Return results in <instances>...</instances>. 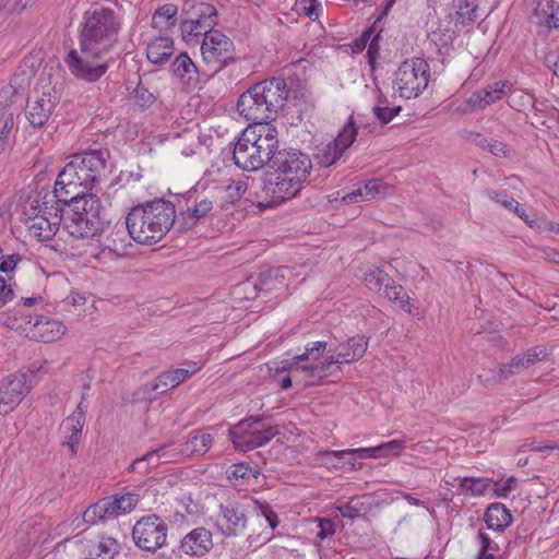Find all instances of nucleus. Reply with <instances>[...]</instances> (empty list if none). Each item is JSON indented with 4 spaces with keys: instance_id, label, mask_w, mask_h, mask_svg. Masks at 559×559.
<instances>
[{
    "instance_id": "nucleus-55",
    "label": "nucleus",
    "mask_w": 559,
    "mask_h": 559,
    "mask_svg": "<svg viewBox=\"0 0 559 559\" xmlns=\"http://www.w3.org/2000/svg\"><path fill=\"white\" fill-rule=\"evenodd\" d=\"M14 127L13 115L9 114L3 117L2 126L0 127V154H2L8 144V138Z\"/></svg>"
},
{
    "instance_id": "nucleus-40",
    "label": "nucleus",
    "mask_w": 559,
    "mask_h": 559,
    "mask_svg": "<svg viewBox=\"0 0 559 559\" xmlns=\"http://www.w3.org/2000/svg\"><path fill=\"white\" fill-rule=\"evenodd\" d=\"M342 156L343 153L334 145L333 142H330L318 150V153L316 154V162L322 167H330L336 164Z\"/></svg>"
},
{
    "instance_id": "nucleus-11",
    "label": "nucleus",
    "mask_w": 559,
    "mask_h": 559,
    "mask_svg": "<svg viewBox=\"0 0 559 559\" xmlns=\"http://www.w3.org/2000/svg\"><path fill=\"white\" fill-rule=\"evenodd\" d=\"M139 503V495L126 492L98 500L83 512V521L95 524L98 521L116 519L130 513Z\"/></svg>"
},
{
    "instance_id": "nucleus-24",
    "label": "nucleus",
    "mask_w": 559,
    "mask_h": 559,
    "mask_svg": "<svg viewBox=\"0 0 559 559\" xmlns=\"http://www.w3.org/2000/svg\"><path fill=\"white\" fill-rule=\"evenodd\" d=\"M199 369L200 367H198L197 364H193L192 369L178 368L163 372L154 380V382L144 385V392L164 394L170 389L177 388Z\"/></svg>"
},
{
    "instance_id": "nucleus-39",
    "label": "nucleus",
    "mask_w": 559,
    "mask_h": 559,
    "mask_svg": "<svg viewBox=\"0 0 559 559\" xmlns=\"http://www.w3.org/2000/svg\"><path fill=\"white\" fill-rule=\"evenodd\" d=\"M384 297L390 300L396 301L403 309L409 305L408 296L401 285H395L394 281L388 276V282H384L382 290L380 292Z\"/></svg>"
},
{
    "instance_id": "nucleus-6",
    "label": "nucleus",
    "mask_w": 559,
    "mask_h": 559,
    "mask_svg": "<svg viewBox=\"0 0 559 559\" xmlns=\"http://www.w3.org/2000/svg\"><path fill=\"white\" fill-rule=\"evenodd\" d=\"M79 209L74 206L71 224H64L68 233L75 238H94L100 236L108 224L100 202L94 194H85L78 199Z\"/></svg>"
},
{
    "instance_id": "nucleus-16",
    "label": "nucleus",
    "mask_w": 559,
    "mask_h": 559,
    "mask_svg": "<svg viewBox=\"0 0 559 559\" xmlns=\"http://www.w3.org/2000/svg\"><path fill=\"white\" fill-rule=\"evenodd\" d=\"M237 110L248 121H253L254 126L269 124L266 121L274 119L257 84L240 95L237 102Z\"/></svg>"
},
{
    "instance_id": "nucleus-43",
    "label": "nucleus",
    "mask_w": 559,
    "mask_h": 559,
    "mask_svg": "<svg viewBox=\"0 0 559 559\" xmlns=\"http://www.w3.org/2000/svg\"><path fill=\"white\" fill-rule=\"evenodd\" d=\"M336 510L343 518L356 520L362 518L361 511L366 507L359 497H353L348 502L337 506Z\"/></svg>"
},
{
    "instance_id": "nucleus-17",
    "label": "nucleus",
    "mask_w": 559,
    "mask_h": 559,
    "mask_svg": "<svg viewBox=\"0 0 559 559\" xmlns=\"http://www.w3.org/2000/svg\"><path fill=\"white\" fill-rule=\"evenodd\" d=\"M247 521L246 510L239 502L230 501L219 506L216 526L223 535L230 537L242 534Z\"/></svg>"
},
{
    "instance_id": "nucleus-30",
    "label": "nucleus",
    "mask_w": 559,
    "mask_h": 559,
    "mask_svg": "<svg viewBox=\"0 0 559 559\" xmlns=\"http://www.w3.org/2000/svg\"><path fill=\"white\" fill-rule=\"evenodd\" d=\"M175 52L174 40L168 36H159L147 44L146 57L150 62L162 66L166 63Z\"/></svg>"
},
{
    "instance_id": "nucleus-1",
    "label": "nucleus",
    "mask_w": 559,
    "mask_h": 559,
    "mask_svg": "<svg viewBox=\"0 0 559 559\" xmlns=\"http://www.w3.org/2000/svg\"><path fill=\"white\" fill-rule=\"evenodd\" d=\"M121 23L110 8H95L83 14L80 24V50L71 49L64 57L70 73L86 82H96L108 70L106 56L115 46Z\"/></svg>"
},
{
    "instance_id": "nucleus-18",
    "label": "nucleus",
    "mask_w": 559,
    "mask_h": 559,
    "mask_svg": "<svg viewBox=\"0 0 559 559\" xmlns=\"http://www.w3.org/2000/svg\"><path fill=\"white\" fill-rule=\"evenodd\" d=\"M27 323L29 324L27 334L31 340L43 343L56 342L61 338L67 331V328L61 321L44 314L29 316Z\"/></svg>"
},
{
    "instance_id": "nucleus-25",
    "label": "nucleus",
    "mask_w": 559,
    "mask_h": 559,
    "mask_svg": "<svg viewBox=\"0 0 559 559\" xmlns=\"http://www.w3.org/2000/svg\"><path fill=\"white\" fill-rule=\"evenodd\" d=\"M175 76L188 86H197L206 82L210 75L202 73L187 52L179 53L170 66Z\"/></svg>"
},
{
    "instance_id": "nucleus-59",
    "label": "nucleus",
    "mask_w": 559,
    "mask_h": 559,
    "mask_svg": "<svg viewBox=\"0 0 559 559\" xmlns=\"http://www.w3.org/2000/svg\"><path fill=\"white\" fill-rule=\"evenodd\" d=\"M258 475L259 471L253 469L249 465L243 463L236 464L230 473V477L242 479H249L250 477L255 478Z\"/></svg>"
},
{
    "instance_id": "nucleus-53",
    "label": "nucleus",
    "mask_w": 559,
    "mask_h": 559,
    "mask_svg": "<svg viewBox=\"0 0 559 559\" xmlns=\"http://www.w3.org/2000/svg\"><path fill=\"white\" fill-rule=\"evenodd\" d=\"M131 98L142 109L148 108L155 102V96L143 86H138L132 93Z\"/></svg>"
},
{
    "instance_id": "nucleus-52",
    "label": "nucleus",
    "mask_w": 559,
    "mask_h": 559,
    "mask_svg": "<svg viewBox=\"0 0 559 559\" xmlns=\"http://www.w3.org/2000/svg\"><path fill=\"white\" fill-rule=\"evenodd\" d=\"M170 447V443H166L164 445H162L160 448H157L155 450H152L150 452H147L146 454H144L142 457L140 459H136L135 461L132 462V464L130 465L129 467V471L131 472H135L140 468V465L147 461V462H151L155 455L159 454L163 455L164 452H166V450ZM163 461V457L159 456V459L154 463V466H157L159 465Z\"/></svg>"
},
{
    "instance_id": "nucleus-33",
    "label": "nucleus",
    "mask_w": 559,
    "mask_h": 559,
    "mask_svg": "<svg viewBox=\"0 0 559 559\" xmlns=\"http://www.w3.org/2000/svg\"><path fill=\"white\" fill-rule=\"evenodd\" d=\"M247 190L243 181L231 182L228 185H216L212 187V195L222 203H235Z\"/></svg>"
},
{
    "instance_id": "nucleus-15",
    "label": "nucleus",
    "mask_w": 559,
    "mask_h": 559,
    "mask_svg": "<svg viewBox=\"0 0 559 559\" xmlns=\"http://www.w3.org/2000/svg\"><path fill=\"white\" fill-rule=\"evenodd\" d=\"M29 376L25 372L12 373L0 380V414L11 413L31 391Z\"/></svg>"
},
{
    "instance_id": "nucleus-21",
    "label": "nucleus",
    "mask_w": 559,
    "mask_h": 559,
    "mask_svg": "<svg viewBox=\"0 0 559 559\" xmlns=\"http://www.w3.org/2000/svg\"><path fill=\"white\" fill-rule=\"evenodd\" d=\"M24 216L29 236L38 241L50 240L60 228V218L56 216V213L50 218H46V216L35 214L34 211H24Z\"/></svg>"
},
{
    "instance_id": "nucleus-64",
    "label": "nucleus",
    "mask_w": 559,
    "mask_h": 559,
    "mask_svg": "<svg viewBox=\"0 0 559 559\" xmlns=\"http://www.w3.org/2000/svg\"><path fill=\"white\" fill-rule=\"evenodd\" d=\"M545 64L559 79V51H549L545 56Z\"/></svg>"
},
{
    "instance_id": "nucleus-60",
    "label": "nucleus",
    "mask_w": 559,
    "mask_h": 559,
    "mask_svg": "<svg viewBox=\"0 0 559 559\" xmlns=\"http://www.w3.org/2000/svg\"><path fill=\"white\" fill-rule=\"evenodd\" d=\"M318 527L319 532L317 533V537L320 539H325L332 536L335 533V524L332 520L325 518L318 519Z\"/></svg>"
},
{
    "instance_id": "nucleus-49",
    "label": "nucleus",
    "mask_w": 559,
    "mask_h": 559,
    "mask_svg": "<svg viewBox=\"0 0 559 559\" xmlns=\"http://www.w3.org/2000/svg\"><path fill=\"white\" fill-rule=\"evenodd\" d=\"M388 274L379 269L372 270L365 275V284L370 290L381 292L384 282H388Z\"/></svg>"
},
{
    "instance_id": "nucleus-34",
    "label": "nucleus",
    "mask_w": 559,
    "mask_h": 559,
    "mask_svg": "<svg viewBox=\"0 0 559 559\" xmlns=\"http://www.w3.org/2000/svg\"><path fill=\"white\" fill-rule=\"evenodd\" d=\"M178 7L167 3L159 7L152 16V25L159 31H168L177 24Z\"/></svg>"
},
{
    "instance_id": "nucleus-48",
    "label": "nucleus",
    "mask_w": 559,
    "mask_h": 559,
    "mask_svg": "<svg viewBox=\"0 0 559 559\" xmlns=\"http://www.w3.org/2000/svg\"><path fill=\"white\" fill-rule=\"evenodd\" d=\"M328 343L323 341L312 342L307 344L306 350L301 355L294 356L296 360H318L320 356L326 350Z\"/></svg>"
},
{
    "instance_id": "nucleus-4",
    "label": "nucleus",
    "mask_w": 559,
    "mask_h": 559,
    "mask_svg": "<svg viewBox=\"0 0 559 559\" xmlns=\"http://www.w3.org/2000/svg\"><path fill=\"white\" fill-rule=\"evenodd\" d=\"M107 150H91L73 155L59 173L56 183L62 187L79 209L80 197L96 188L106 173Z\"/></svg>"
},
{
    "instance_id": "nucleus-37",
    "label": "nucleus",
    "mask_w": 559,
    "mask_h": 559,
    "mask_svg": "<svg viewBox=\"0 0 559 559\" xmlns=\"http://www.w3.org/2000/svg\"><path fill=\"white\" fill-rule=\"evenodd\" d=\"M358 134V128L354 121L353 116L347 119L337 136L332 141L334 145L344 154V152L352 146Z\"/></svg>"
},
{
    "instance_id": "nucleus-57",
    "label": "nucleus",
    "mask_w": 559,
    "mask_h": 559,
    "mask_svg": "<svg viewBox=\"0 0 559 559\" xmlns=\"http://www.w3.org/2000/svg\"><path fill=\"white\" fill-rule=\"evenodd\" d=\"M22 260H23V257L20 253H10V254L4 253L3 259L1 260V263H0V272L8 274V273L14 271L17 263L21 262Z\"/></svg>"
},
{
    "instance_id": "nucleus-3",
    "label": "nucleus",
    "mask_w": 559,
    "mask_h": 559,
    "mask_svg": "<svg viewBox=\"0 0 559 559\" xmlns=\"http://www.w3.org/2000/svg\"><path fill=\"white\" fill-rule=\"evenodd\" d=\"M176 217V205L171 201L154 199L132 207L124 225L135 242L155 245L177 226Z\"/></svg>"
},
{
    "instance_id": "nucleus-41",
    "label": "nucleus",
    "mask_w": 559,
    "mask_h": 559,
    "mask_svg": "<svg viewBox=\"0 0 559 559\" xmlns=\"http://www.w3.org/2000/svg\"><path fill=\"white\" fill-rule=\"evenodd\" d=\"M90 255L99 263L106 264L122 257V246L110 248L109 245L100 243L97 248L91 250Z\"/></svg>"
},
{
    "instance_id": "nucleus-31",
    "label": "nucleus",
    "mask_w": 559,
    "mask_h": 559,
    "mask_svg": "<svg viewBox=\"0 0 559 559\" xmlns=\"http://www.w3.org/2000/svg\"><path fill=\"white\" fill-rule=\"evenodd\" d=\"M489 530L503 532L512 523L510 511L502 503L490 504L484 515Z\"/></svg>"
},
{
    "instance_id": "nucleus-46",
    "label": "nucleus",
    "mask_w": 559,
    "mask_h": 559,
    "mask_svg": "<svg viewBox=\"0 0 559 559\" xmlns=\"http://www.w3.org/2000/svg\"><path fill=\"white\" fill-rule=\"evenodd\" d=\"M388 186L379 179H372L366 182L358 189L361 191L364 201L376 199L377 197L384 195Z\"/></svg>"
},
{
    "instance_id": "nucleus-61",
    "label": "nucleus",
    "mask_w": 559,
    "mask_h": 559,
    "mask_svg": "<svg viewBox=\"0 0 559 559\" xmlns=\"http://www.w3.org/2000/svg\"><path fill=\"white\" fill-rule=\"evenodd\" d=\"M516 481L515 477L511 476L506 481H496L493 484V492L497 497L506 498L513 490V484Z\"/></svg>"
},
{
    "instance_id": "nucleus-22",
    "label": "nucleus",
    "mask_w": 559,
    "mask_h": 559,
    "mask_svg": "<svg viewBox=\"0 0 559 559\" xmlns=\"http://www.w3.org/2000/svg\"><path fill=\"white\" fill-rule=\"evenodd\" d=\"M547 356L546 348L533 347L527 349L523 355H516L509 364L500 365L497 377L499 380H507L513 374L530 368L537 361L543 360Z\"/></svg>"
},
{
    "instance_id": "nucleus-23",
    "label": "nucleus",
    "mask_w": 559,
    "mask_h": 559,
    "mask_svg": "<svg viewBox=\"0 0 559 559\" xmlns=\"http://www.w3.org/2000/svg\"><path fill=\"white\" fill-rule=\"evenodd\" d=\"M213 547L212 533L205 527H197L180 542L179 551L190 557H202Z\"/></svg>"
},
{
    "instance_id": "nucleus-54",
    "label": "nucleus",
    "mask_w": 559,
    "mask_h": 559,
    "mask_svg": "<svg viewBox=\"0 0 559 559\" xmlns=\"http://www.w3.org/2000/svg\"><path fill=\"white\" fill-rule=\"evenodd\" d=\"M104 243L109 245L110 248H115V246H117V248L122 246V255L126 254L127 247L130 245L127 243L122 226L120 228L115 227Z\"/></svg>"
},
{
    "instance_id": "nucleus-10",
    "label": "nucleus",
    "mask_w": 559,
    "mask_h": 559,
    "mask_svg": "<svg viewBox=\"0 0 559 559\" xmlns=\"http://www.w3.org/2000/svg\"><path fill=\"white\" fill-rule=\"evenodd\" d=\"M167 533L166 521L157 514H148L134 523L131 535L138 548L154 554L166 545Z\"/></svg>"
},
{
    "instance_id": "nucleus-56",
    "label": "nucleus",
    "mask_w": 559,
    "mask_h": 559,
    "mask_svg": "<svg viewBox=\"0 0 559 559\" xmlns=\"http://www.w3.org/2000/svg\"><path fill=\"white\" fill-rule=\"evenodd\" d=\"M321 4L317 0H309L308 2L300 3L299 14L309 17L311 21L319 19Z\"/></svg>"
},
{
    "instance_id": "nucleus-29",
    "label": "nucleus",
    "mask_w": 559,
    "mask_h": 559,
    "mask_svg": "<svg viewBox=\"0 0 559 559\" xmlns=\"http://www.w3.org/2000/svg\"><path fill=\"white\" fill-rule=\"evenodd\" d=\"M367 348L368 340L364 335H356L341 344L334 353L341 362L352 364L362 358Z\"/></svg>"
},
{
    "instance_id": "nucleus-26",
    "label": "nucleus",
    "mask_w": 559,
    "mask_h": 559,
    "mask_svg": "<svg viewBox=\"0 0 559 559\" xmlns=\"http://www.w3.org/2000/svg\"><path fill=\"white\" fill-rule=\"evenodd\" d=\"M57 105L56 96L50 93H43L33 102H29L26 109V117L34 128H41L51 117Z\"/></svg>"
},
{
    "instance_id": "nucleus-8",
    "label": "nucleus",
    "mask_w": 559,
    "mask_h": 559,
    "mask_svg": "<svg viewBox=\"0 0 559 559\" xmlns=\"http://www.w3.org/2000/svg\"><path fill=\"white\" fill-rule=\"evenodd\" d=\"M261 416H251L229 429V438L237 450L247 452L269 443L277 433L276 426L264 427Z\"/></svg>"
},
{
    "instance_id": "nucleus-42",
    "label": "nucleus",
    "mask_w": 559,
    "mask_h": 559,
    "mask_svg": "<svg viewBox=\"0 0 559 559\" xmlns=\"http://www.w3.org/2000/svg\"><path fill=\"white\" fill-rule=\"evenodd\" d=\"M489 487V479L463 477L460 479V488L464 492H469L472 496H483Z\"/></svg>"
},
{
    "instance_id": "nucleus-5",
    "label": "nucleus",
    "mask_w": 559,
    "mask_h": 559,
    "mask_svg": "<svg viewBox=\"0 0 559 559\" xmlns=\"http://www.w3.org/2000/svg\"><path fill=\"white\" fill-rule=\"evenodd\" d=\"M277 147V130L274 126H249L241 132L235 145L233 158L239 168L254 171L265 164L270 165Z\"/></svg>"
},
{
    "instance_id": "nucleus-2",
    "label": "nucleus",
    "mask_w": 559,
    "mask_h": 559,
    "mask_svg": "<svg viewBox=\"0 0 559 559\" xmlns=\"http://www.w3.org/2000/svg\"><path fill=\"white\" fill-rule=\"evenodd\" d=\"M270 167L274 173L269 176L264 187L272 202L281 204L297 195L310 174L312 163L307 154L298 150L277 147Z\"/></svg>"
},
{
    "instance_id": "nucleus-32",
    "label": "nucleus",
    "mask_w": 559,
    "mask_h": 559,
    "mask_svg": "<svg viewBox=\"0 0 559 559\" xmlns=\"http://www.w3.org/2000/svg\"><path fill=\"white\" fill-rule=\"evenodd\" d=\"M534 16L538 24H545L549 28H559V3L551 0L538 2Z\"/></svg>"
},
{
    "instance_id": "nucleus-19",
    "label": "nucleus",
    "mask_w": 559,
    "mask_h": 559,
    "mask_svg": "<svg viewBox=\"0 0 559 559\" xmlns=\"http://www.w3.org/2000/svg\"><path fill=\"white\" fill-rule=\"evenodd\" d=\"M512 88L513 84L508 80L496 81L475 91L467 103L473 109H484L509 95Z\"/></svg>"
},
{
    "instance_id": "nucleus-14",
    "label": "nucleus",
    "mask_w": 559,
    "mask_h": 559,
    "mask_svg": "<svg viewBox=\"0 0 559 559\" xmlns=\"http://www.w3.org/2000/svg\"><path fill=\"white\" fill-rule=\"evenodd\" d=\"M69 203L75 204V201L55 182L52 191L44 189L39 191L35 198L31 199L29 205L24 211H34L35 214L46 216V218H50L56 213L61 223L64 206Z\"/></svg>"
},
{
    "instance_id": "nucleus-28",
    "label": "nucleus",
    "mask_w": 559,
    "mask_h": 559,
    "mask_svg": "<svg viewBox=\"0 0 559 559\" xmlns=\"http://www.w3.org/2000/svg\"><path fill=\"white\" fill-rule=\"evenodd\" d=\"M301 361L302 360H296L295 357H293L290 360H286L281 368V372H290L294 377L295 383L301 388L320 384L322 378L316 370V365H300Z\"/></svg>"
},
{
    "instance_id": "nucleus-35",
    "label": "nucleus",
    "mask_w": 559,
    "mask_h": 559,
    "mask_svg": "<svg viewBox=\"0 0 559 559\" xmlns=\"http://www.w3.org/2000/svg\"><path fill=\"white\" fill-rule=\"evenodd\" d=\"M322 456L325 459L324 462L326 464L331 463L334 466H337L340 464V461L345 456H357L358 459H379L378 452L376 451V447L341 451H326L322 453Z\"/></svg>"
},
{
    "instance_id": "nucleus-58",
    "label": "nucleus",
    "mask_w": 559,
    "mask_h": 559,
    "mask_svg": "<svg viewBox=\"0 0 559 559\" xmlns=\"http://www.w3.org/2000/svg\"><path fill=\"white\" fill-rule=\"evenodd\" d=\"M487 151H489L492 155L498 157H511V150L509 148V146L506 143L500 142L498 140H490L487 146Z\"/></svg>"
},
{
    "instance_id": "nucleus-9",
    "label": "nucleus",
    "mask_w": 559,
    "mask_h": 559,
    "mask_svg": "<svg viewBox=\"0 0 559 559\" xmlns=\"http://www.w3.org/2000/svg\"><path fill=\"white\" fill-rule=\"evenodd\" d=\"M186 19L180 23V31L185 41H191L194 37L214 32L218 13L216 8L207 2H186L183 7Z\"/></svg>"
},
{
    "instance_id": "nucleus-45",
    "label": "nucleus",
    "mask_w": 559,
    "mask_h": 559,
    "mask_svg": "<svg viewBox=\"0 0 559 559\" xmlns=\"http://www.w3.org/2000/svg\"><path fill=\"white\" fill-rule=\"evenodd\" d=\"M486 195L493 202L500 204L502 207L510 212H519L520 203L510 197L506 191H497L488 189L485 191Z\"/></svg>"
},
{
    "instance_id": "nucleus-38",
    "label": "nucleus",
    "mask_w": 559,
    "mask_h": 559,
    "mask_svg": "<svg viewBox=\"0 0 559 559\" xmlns=\"http://www.w3.org/2000/svg\"><path fill=\"white\" fill-rule=\"evenodd\" d=\"M457 21L463 25H469L479 17L477 0H457Z\"/></svg>"
},
{
    "instance_id": "nucleus-12",
    "label": "nucleus",
    "mask_w": 559,
    "mask_h": 559,
    "mask_svg": "<svg viewBox=\"0 0 559 559\" xmlns=\"http://www.w3.org/2000/svg\"><path fill=\"white\" fill-rule=\"evenodd\" d=\"M201 53L204 62L217 73L236 59L233 40L221 31L210 32L202 40Z\"/></svg>"
},
{
    "instance_id": "nucleus-50",
    "label": "nucleus",
    "mask_w": 559,
    "mask_h": 559,
    "mask_svg": "<svg viewBox=\"0 0 559 559\" xmlns=\"http://www.w3.org/2000/svg\"><path fill=\"white\" fill-rule=\"evenodd\" d=\"M405 449V442L402 440H391L376 447L378 457H389L399 455Z\"/></svg>"
},
{
    "instance_id": "nucleus-13",
    "label": "nucleus",
    "mask_w": 559,
    "mask_h": 559,
    "mask_svg": "<svg viewBox=\"0 0 559 559\" xmlns=\"http://www.w3.org/2000/svg\"><path fill=\"white\" fill-rule=\"evenodd\" d=\"M187 207L179 210L176 217L177 228L180 231H187L198 225V223L205 218L214 209L216 198L212 195V187L207 189L206 194L200 195L194 192H188L185 198Z\"/></svg>"
},
{
    "instance_id": "nucleus-44",
    "label": "nucleus",
    "mask_w": 559,
    "mask_h": 559,
    "mask_svg": "<svg viewBox=\"0 0 559 559\" xmlns=\"http://www.w3.org/2000/svg\"><path fill=\"white\" fill-rule=\"evenodd\" d=\"M119 550L117 540L112 537H102L95 549L94 559H112Z\"/></svg>"
},
{
    "instance_id": "nucleus-63",
    "label": "nucleus",
    "mask_w": 559,
    "mask_h": 559,
    "mask_svg": "<svg viewBox=\"0 0 559 559\" xmlns=\"http://www.w3.org/2000/svg\"><path fill=\"white\" fill-rule=\"evenodd\" d=\"M478 539L480 543L479 551L493 552L498 550V545L481 530L478 531Z\"/></svg>"
},
{
    "instance_id": "nucleus-47",
    "label": "nucleus",
    "mask_w": 559,
    "mask_h": 559,
    "mask_svg": "<svg viewBox=\"0 0 559 559\" xmlns=\"http://www.w3.org/2000/svg\"><path fill=\"white\" fill-rule=\"evenodd\" d=\"M328 352L331 353V355H329L323 361L314 364L317 367L316 370L320 373L322 380L328 376L333 374L335 370H338V365L342 364L341 360L337 359V355L334 353L335 350L330 348Z\"/></svg>"
},
{
    "instance_id": "nucleus-7",
    "label": "nucleus",
    "mask_w": 559,
    "mask_h": 559,
    "mask_svg": "<svg viewBox=\"0 0 559 559\" xmlns=\"http://www.w3.org/2000/svg\"><path fill=\"white\" fill-rule=\"evenodd\" d=\"M430 67L423 58L403 61L395 72L394 87L405 99L418 97L428 86Z\"/></svg>"
},
{
    "instance_id": "nucleus-62",
    "label": "nucleus",
    "mask_w": 559,
    "mask_h": 559,
    "mask_svg": "<svg viewBox=\"0 0 559 559\" xmlns=\"http://www.w3.org/2000/svg\"><path fill=\"white\" fill-rule=\"evenodd\" d=\"M14 298V289L12 284H7L5 280L0 276V308L5 306Z\"/></svg>"
},
{
    "instance_id": "nucleus-27",
    "label": "nucleus",
    "mask_w": 559,
    "mask_h": 559,
    "mask_svg": "<svg viewBox=\"0 0 559 559\" xmlns=\"http://www.w3.org/2000/svg\"><path fill=\"white\" fill-rule=\"evenodd\" d=\"M213 443V437L210 433H201L191 437L187 440L179 451L171 450L163 453V463L178 462L183 455H203L205 454Z\"/></svg>"
},
{
    "instance_id": "nucleus-51",
    "label": "nucleus",
    "mask_w": 559,
    "mask_h": 559,
    "mask_svg": "<svg viewBox=\"0 0 559 559\" xmlns=\"http://www.w3.org/2000/svg\"><path fill=\"white\" fill-rule=\"evenodd\" d=\"M383 102L379 99V104L376 105L372 110L377 119L382 123H389L399 112L401 111V106L397 107H389L382 106Z\"/></svg>"
},
{
    "instance_id": "nucleus-36",
    "label": "nucleus",
    "mask_w": 559,
    "mask_h": 559,
    "mask_svg": "<svg viewBox=\"0 0 559 559\" xmlns=\"http://www.w3.org/2000/svg\"><path fill=\"white\" fill-rule=\"evenodd\" d=\"M83 425H78L73 423V419H64L60 426L61 435H62V445L69 447L71 451V456L76 454V448L82 438V429Z\"/></svg>"
},
{
    "instance_id": "nucleus-20",
    "label": "nucleus",
    "mask_w": 559,
    "mask_h": 559,
    "mask_svg": "<svg viewBox=\"0 0 559 559\" xmlns=\"http://www.w3.org/2000/svg\"><path fill=\"white\" fill-rule=\"evenodd\" d=\"M264 103L267 105L273 117L281 110L288 98L286 81L282 78H272L257 83Z\"/></svg>"
}]
</instances>
